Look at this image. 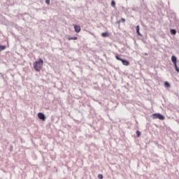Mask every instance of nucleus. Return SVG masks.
Masks as SVG:
<instances>
[{"mask_svg":"<svg viewBox=\"0 0 179 179\" xmlns=\"http://www.w3.org/2000/svg\"><path fill=\"white\" fill-rule=\"evenodd\" d=\"M164 85H165V87H170V83H169V82H165Z\"/></svg>","mask_w":179,"mask_h":179,"instance_id":"nucleus-11","label":"nucleus"},{"mask_svg":"<svg viewBox=\"0 0 179 179\" xmlns=\"http://www.w3.org/2000/svg\"><path fill=\"white\" fill-rule=\"evenodd\" d=\"M98 178L103 179V174H99L98 175Z\"/></svg>","mask_w":179,"mask_h":179,"instance_id":"nucleus-16","label":"nucleus"},{"mask_svg":"<svg viewBox=\"0 0 179 179\" xmlns=\"http://www.w3.org/2000/svg\"><path fill=\"white\" fill-rule=\"evenodd\" d=\"M6 49V46L5 45H0V51H3V50Z\"/></svg>","mask_w":179,"mask_h":179,"instance_id":"nucleus-10","label":"nucleus"},{"mask_svg":"<svg viewBox=\"0 0 179 179\" xmlns=\"http://www.w3.org/2000/svg\"><path fill=\"white\" fill-rule=\"evenodd\" d=\"M153 120H161L162 121H163V120H164V116H163L162 114L160 113H154L152 115Z\"/></svg>","mask_w":179,"mask_h":179,"instance_id":"nucleus-3","label":"nucleus"},{"mask_svg":"<svg viewBox=\"0 0 179 179\" xmlns=\"http://www.w3.org/2000/svg\"><path fill=\"white\" fill-rule=\"evenodd\" d=\"M136 136L138 138H139V136H141V131H139L138 130L136 131Z\"/></svg>","mask_w":179,"mask_h":179,"instance_id":"nucleus-13","label":"nucleus"},{"mask_svg":"<svg viewBox=\"0 0 179 179\" xmlns=\"http://www.w3.org/2000/svg\"><path fill=\"white\" fill-rule=\"evenodd\" d=\"M171 61L174 65H177V57L176 56L171 57Z\"/></svg>","mask_w":179,"mask_h":179,"instance_id":"nucleus-6","label":"nucleus"},{"mask_svg":"<svg viewBox=\"0 0 179 179\" xmlns=\"http://www.w3.org/2000/svg\"><path fill=\"white\" fill-rule=\"evenodd\" d=\"M45 3H47V5H50V0H46Z\"/></svg>","mask_w":179,"mask_h":179,"instance_id":"nucleus-17","label":"nucleus"},{"mask_svg":"<svg viewBox=\"0 0 179 179\" xmlns=\"http://www.w3.org/2000/svg\"><path fill=\"white\" fill-rule=\"evenodd\" d=\"M136 33L138 34V36H141V32H139V25L136 26Z\"/></svg>","mask_w":179,"mask_h":179,"instance_id":"nucleus-9","label":"nucleus"},{"mask_svg":"<svg viewBox=\"0 0 179 179\" xmlns=\"http://www.w3.org/2000/svg\"><path fill=\"white\" fill-rule=\"evenodd\" d=\"M174 66H175V69H176V72L178 73H179V69H178V66H177V64L174 65Z\"/></svg>","mask_w":179,"mask_h":179,"instance_id":"nucleus-12","label":"nucleus"},{"mask_svg":"<svg viewBox=\"0 0 179 179\" xmlns=\"http://www.w3.org/2000/svg\"><path fill=\"white\" fill-rule=\"evenodd\" d=\"M77 39H78V37H76V36L73 37V40H77Z\"/></svg>","mask_w":179,"mask_h":179,"instance_id":"nucleus-19","label":"nucleus"},{"mask_svg":"<svg viewBox=\"0 0 179 179\" xmlns=\"http://www.w3.org/2000/svg\"><path fill=\"white\" fill-rule=\"evenodd\" d=\"M102 37H108V36H110V34H108V32H103L101 34Z\"/></svg>","mask_w":179,"mask_h":179,"instance_id":"nucleus-7","label":"nucleus"},{"mask_svg":"<svg viewBox=\"0 0 179 179\" xmlns=\"http://www.w3.org/2000/svg\"><path fill=\"white\" fill-rule=\"evenodd\" d=\"M43 65H44V61H43V59H38V61L34 62V69L36 72H40L43 69Z\"/></svg>","mask_w":179,"mask_h":179,"instance_id":"nucleus-1","label":"nucleus"},{"mask_svg":"<svg viewBox=\"0 0 179 179\" xmlns=\"http://www.w3.org/2000/svg\"><path fill=\"white\" fill-rule=\"evenodd\" d=\"M170 31H171V34H173V36H176V34H177V31H176V29H171Z\"/></svg>","mask_w":179,"mask_h":179,"instance_id":"nucleus-8","label":"nucleus"},{"mask_svg":"<svg viewBox=\"0 0 179 179\" xmlns=\"http://www.w3.org/2000/svg\"><path fill=\"white\" fill-rule=\"evenodd\" d=\"M68 40H69V41L73 40V37H68Z\"/></svg>","mask_w":179,"mask_h":179,"instance_id":"nucleus-18","label":"nucleus"},{"mask_svg":"<svg viewBox=\"0 0 179 179\" xmlns=\"http://www.w3.org/2000/svg\"><path fill=\"white\" fill-rule=\"evenodd\" d=\"M121 22H122V23H125V19L124 18H122L121 20H120L118 22V23H121Z\"/></svg>","mask_w":179,"mask_h":179,"instance_id":"nucleus-15","label":"nucleus"},{"mask_svg":"<svg viewBox=\"0 0 179 179\" xmlns=\"http://www.w3.org/2000/svg\"><path fill=\"white\" fill-rule=\"evenodd\" d=\"M115 58H116V59H117V61H121V62H122V64L124 65L125 66H129V62L121 59V57H120L118 54L115 55Z\"/></svg>","mask_w":179,"mask_h":179,"instance_id":"nucleus-2","label":"nucleus"},{"mask_svg":"<svg viewBox=\"0 0 179 179\" xmlns=\"http://www.w3.org/2000/svg\"><path fill=\"white\" fill-rule=\"evenodd\" d=\"M73 27H74V30L76 31V33H80V26L79 25H76V24H73Z\"/></svg>","mask_w":179,"mask_h":179,"instance_id":"nucleus-5","label":"nucleus"},{"mask_svg":"<svg viewBox=\"0 0 179 179\" xmlns=\"http://www.w3.org/2000/svg\"><path fill=\"white\" fill-rule=\"evenodd\" d=\"M38 117L39 118V120H41L42 121H45V115L43 113H38Z\"/></svg>","mask_w":179,"mask_h":179,"instance_id":"nucleus-4","label":"nucleus"},{"mask_svg":"<svg viewBox=\"0 0 179 179\" xmlns=\"http://www.w3.org/2000/svg\"><path fill=\"white\" fill-rule=\"evenodd\" d=\"M111 6H113V8H115V1H111Z\"/></svg>","mask_w":179,"mask_h":179,"instance_id":"nucleus-14","label":"nucleus"}]
</instances>
